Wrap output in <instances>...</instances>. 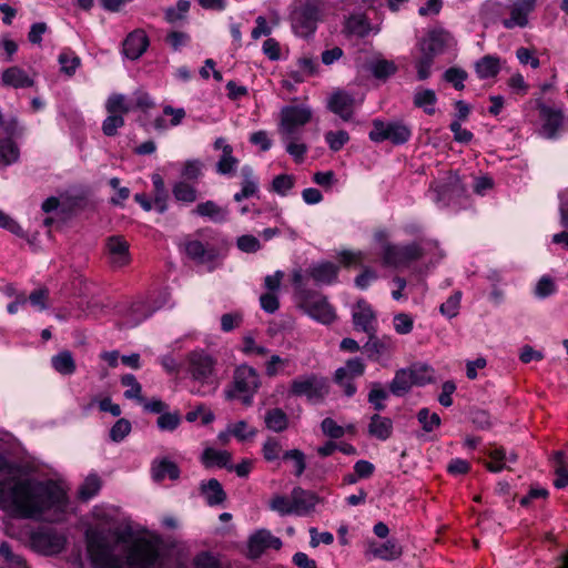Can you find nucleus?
Here are the masks:
<instances>
[{
    "instance_id": "f257e3e1",
    "label": "nucleus",
    "mask_w": 568,
    "mask_h": 568,
    "mask_svg": "<svg viewBox=\"0 0 568 568\" xmlns=\"http://www.w3.org/2000/svg\"><path fill=\"white\" fill-rule=\"evenodd\" d=\"M68 501L65 490L52 479L12 476L0 480V509L17 518L38 519L49 510L63 513Z\"/></svg>"
},
{
    "instance_id": "f03ea898",
    "label": "nucleus",
    "mask_w": 568,
    "mask_h": 568,
    "mask_svg": "<svg viewBox=\"0 0 568 568\" xmlns=\"http://www.w3.org/2000/svg\"><path fill=\"white\" fill-rule=\"evenodd\" d=\"M194 235L196 239H186L184 242L186 256L196 264L205 265L209 271H214L227 254V237L210 226L196 230Z\"/></svg>"
},
{
    "instance_id": "7ed1b4c3",
    "label": "nucleus",
    "mask_w": 568,
    "mask_h": 568,
    "mask_svg": "<svg viewBox=\"0 0 568 568\" xmlns=\"http://www.w3.org/2000/svg\"><path fill=\"white\" fill-rule=\"evenodd\" d=\"M373 240L381 246L382 261L385 266H408L422 260L425 255L424 248L417 242L407 244L390 243L389 232L384 227L374 231Z\"/></svg>"
},
{
    "instance_id": "20e7f679",
    "label": "nucleus",
    "mask_w": 568,
    "mask_h": 568,
    "mask_svg": "<svg viewBox=\"0 0 568 568\" xmlns=\"http://www.w3.org/2000/svg\"><path fill=\"white\" fill-rule=\"evenodd\" d=\"M261 385V376L254 367L239 365L233 372L232 382L224 389L225 399H239L244 406L250 407Z\"/></svg>"
},
{
    "instance_id": "39448f33",
    "label": "nucleus",
    "mask_w": 568,
    "mask_h": 568,
    "mask_svg": "<svg viewBox=\"0 0 568 568\" xmlns=\"http://www.w3.org/2000/svg\"><path fill=\"white\" fill-rule=\"evenodd\" d=\"M85 540L88 556L95 568H124V562L113 554V547L103 531L88 529Z\"/></svg>"
},
{
    "instance_id": "423d86ee",
    "label": "nucleus",
    "mask_w": 568,
    "mask_h": 568,
    "mask_svg": "<svg viewBox=\"0 0 568 568\" xmlns=\"http://www.w3.org/2000/svg\"><path fill=\"white\" fill-rule=\"evenodd\" d=\"M189 372L194 382L200 383L192 393L205 396L216 388L214 378V358L204 351H193L187 355Z\"/></svg>"
},
{
    "instance_id": "0eeeda50",
    "label": "nucleus",
    "mask_w": 568,
    "mask_h": 568,
    "mask_svg": "<svg viewBox=\"0 0 568 568\" xmlns=\"http://www.w3.org/2000/svg\"><path fill=\"white\" fill-rule=\"evenodd\" d=\"M413 136L412 126L402 120L384 121L379 118L373 119L372 130L368 138L374 143L389 141L394 145H403Z\"/></svg>"
},
{
    "instance_id": "6e6552de",
    "label": "nucleus",
    "mask_w": 568,
    "mask_h": 568,
    "mask_svg": "<svg viewBox=\"0 0 568 568\" xmlns=\"http://www.w3.org/2000/svg\"><path fill=\"white\" fill-rule=\"evenodd\" d=\"M322 18L320 0H304L291 14L294 32L303 38L313 36Z\"/></svg>"
},
{
    "instance_id": "1a4fd4ad",
    "label": "nucleus",
    "mask_w": 568,
    "mask_h": 568,
    "mask_svg": "<svg viewBox=\"0 0 568 568\" xmlns=\"http://www.w3.org/2000/svg\"><path fill=\"white\" fill-rule=\"evenodd\" d=\"M288 394L295 397H306L310 403H322L328 394V386L324 378L315 374L300 376L290 384Z\"/></svg>"
},
{
    "instance_id": "9d476101",
    "label": "nucleus",
    "mask_w": 568,
    "mask_h": 568,
    "mask_svg": "<svg viewBox=\"0 0 568 568\" xmlns=\"http://www.w3.org/2000/svg\"><path fill=\"white\" fill-rule=\"evenodd\" d=\"M297 303L305 314L321 324L329 325L336 318L335 311L327 298L316 291H304V297Z\"/></svg>"
},
{
    "instance_id": "9b49d317",
    "label": "nucleus",
    "mask_w": 568,
    "mask_h": 568,
    "mask_svg": "<svg viewBox=\"0 0 568 568\" xmlns=\"http://www.w3.org/2000/svg\"><path fill=\"white\" fill-rule=\"evenodd\" d=\"M159 557V549L152 541L139 538L129 547L125 564L128 568H152Z\"/></svg>"
},
{
    "instance_id": "f8f14e48",
    "label": "nucleus",
    "mask_w": 568,
    "mask_h": 568,
    "mask_svg": "<svg viewBox=\"0 0 568 568\" xmlns=\"http://www.w3.org/2000/svg\"><path fill=\"white\" fill-rule=\"evenodd\" d=\"M312 119V110L302 105H286L281 110V131L285 139H296L297 129Z\"/></svg>"
},
{
    "instance_id": "ddd939ff",
    "label": "nucleus",
    "mask_w": 568,
    "mask_h": 568,
    "mask_svg": "<svg viewBox=\"0 0 568 568\" xmlns=\"http://www.w3.org/2000/svg\"><path fill=\"white\" fill-rule=\"evenodd\" d=\"M282 540L272 535L270 530L260 529L248 537L246 557L250 559H257L265 550H278L282 548Z\"/></svg>"
},
{
    "instance_id": "4468645a",
    "label": "nucleus",
    "mask_w": 568,
    "mask_h": 568,
    "mask_svg": "<svg viewBox=\"0 0 568 568\" xmlns=\"http://www.w3.org/2000/svg\"><path fill=\"white\" fill-rule=\"evenodd\" d=\"M30 540L34 549L50 555L62 551L67 542L63 535L50 528L32 532Z\"/></svg>"
},
{
    "instance_id": "2eb2a0df",
    "label": "nucleus",
    "mask_w": 568,
    "mask_h": 568,
    "mask_svg": "<svg viewBox=\"0 0 568 568\" xmlns=\"http://www.w3.org/2000/svg\"><path fill=\"white\" fill-rule=\"evenodd\" d=\"M403 555V548L397 539L390 538L384 542L368 540L365 557L368 560L381 559L384 561H394Z\"/></svg>"
},
{
    "instance_id": "dca6fc26",
    "label": "nucleus",
    "mask_w": 568,
    "mask_h": 568,
    "mask_svg": "<svg viewBox=\"0 0 568 568\" xmlns=\"http://www.w3.org/2000/svg\"><path fill=\"white\" fill-rule=\"evenodd\" d=\"M450 40V33L443 28L429 30L420 43V52L427 57L435 58L443 54Z\"/></svg>"
},
{
    "instance_id": "f3484780",
    "label": "nucleus",
    "mask_w": 568,
    "mask_h": 568,
    "mask_svg": "<svg viewBox=\"0 0 568 568\" xmlns=\"http://www.w3.org/2000/svg\"><path fill=\"white\" fill-rule=\"evenodd\" d=\"M354 328L367 335L376 333V313L372 305L364 298L356 302L352 314Z\"/></svg>"
},
{
    "instance_id": "a211bd4d",
    "label": "nucleus",
    "mask_w": 568,
    "mask_h": 568,
    "mask_svg": "<svg viewBox=\"0 0 568 568\" xmlns=\"http://www.w3.org/2000/svg\"><path fill=\"white\" fill-rule=\"evenodd\" d=\"M327 109L343 121H351L355 110V98L349 92L338 89L328 98Z\"/></svg>"
},
{
    "instance_id": "6ab92c4d",
    "label": "nucleus",
    "mask_w": 568,
    "mask_h": 568,
    "mask_svg": "<svg viewBox=\"0 0 568 568\" xmlns=\"http://www.w3.org/2000/svg\"><path fill=\"white\" fill-rule=\"evenodd\" d=\"M537 0H517L510 9V17L501 21L504 28L510 30L515 27L525 28L528 26V18L535 11Z\"/></svg>"
},
{
    "instance_id": "aec40b11",
    "label": "nucleus",
    "mask_w": 568,
    "mask_h": 568,
    "mask_svg": "<svg viewBox=\"0 0 568 568\" xmlns=\"http://www.w3.org/2000/svg\"><path fill=\"white\" fill-rule=\"evenodd\" d=\"M150 39L142 29L130 32L122 42V53L130 60H138L148 50Z\"/></svg>"
},
{
    "instance_id": "412c9836",
    "label": "nucleus",
    "mask_w": 568,
    "mask_h": 568,
    "mask_svg": "<svg viewBox=\"0 0 568 568\" xmlns=\"http://www.w3.org/2000/svg\"><path fill=\"white\" fill-rule=\"evenodd\" d=\"M538 111L542 120V131L546 138L556 139L557 133L564 123L562 111L552 109L546 104H539Z\"/></svg>"
},
{
    "instance_id": "4be33fe9",
    "label": "nucleus",
    "mask_w": 568,
    "mask_h": 568,
    "mask_svg": "<svg viewBox=\"0 0 568 568\" xmlns=\"http://www.w3.org/2000/svg\"><path fill=\"white\" fill-rule=\"evenodd\" d=\"M393 346L390 336L384 335L377 337L376 333L368 334V341L363 346V352L372 362H379V359L389 353Z\"/></svg>"
},
{
    "instance_id": "5701e85b",
    "label": "nucleus",
    "mask_w": 568,
    "mask_h": 568,
    "mask_svg": "<svg viewBox=\"0 0 568 568\" xmlns=\"http://www.w3.org/2000/svg\"><path fill=\"white\" fill-rule=\"evenodd\" d=\"M106 248L112 264L124 266L130 262L129 243L123 236L112 235L106 240Z\"/></svg>"
},
{
    "instance_id": "b1692460",
    "label": "nucleus",
    "mask_w": 568,
    "mask_h": 568,
    "mask_svg": "<svg viewBox=\"0 0 568 568\" xmlns=\"http://www.w3.org/2000/svg\"><path fill=\"white\" fill-rule=\"evenodd\" d=\"M291 498L293 511L297 515H305L312 511L318 501L316 494L305 490L302 487H294L291 493Z\"/></svg>"
},
{
    "instance_id": "393cba45",
    "label": "nucleus",
    "mask_w": 568,
    "mask_h": 568,
    "mask_svg": "<svg viewBox=\"0 0 568 568\" xmlns=\"http://www.w3.org/2000/svg\"><path fill=\"white\" fill-rule=\"evenodd\" d=\"M3 85L14 89H27L34 85L33 79L20 67H9L1 73Z\"/></svg>"
},
{
    "instance_id": "a878e982",
    "label": "nucleus",
    "mask_w": 568,
    "mask_h": 568,
    "mask_svg": "<svg viewBox=\"0 0 568 568\" xmlns=\"http://www.w3.org/2000/svg\"><path fill=\"white\" fill-rule=\"evenodd\" d=\"M192 214L206 217L213 223L222 224L227 221L229 211L220 206L212 200L199 203L193 210Z\"/></svg>"
},
{
    "instance_id": "bb28decb",
    "label": "nucleus",
    "mask_w": 568,
    "mask_h": 568,
    "mask_svg": "<svg viewBox=\"0 0 568 568\" xmlns=\"http://www.w3.org/2000/svg\"><path fill=\"white\" fill-rule=\"evenodd\" d=\"M307 272L316 283L331 285L337 281L339 267L326 261L311 266Z\"/></svg>"
},
{
    "instance_id": "cd10ccee",
    "label": "nucleus",
    "mask_w": 568,
    "mask_h": 568,
    "mask_svg": "<svg viewBox=\"0 0 568 568\" xmlns=\"http://www.w3.org/2000/svg\"><path fill=\"white\" fill-rule=\"evenodd\" d=\"M199 489L206 504L211 507L222 505L226 500V493L216 478L201 481Z\"/></svg>"
},
{
    "instance_id": "c85d7f7f",
    "label": "nucleus",
    "mask_w": 568,
    "mask_h": 568,
    "mask_svg": "<svg viewBox=\"0 0 568 568\" xmlns=\"http://www.w3.org/2000/svg\"><path fill=\"white\" fill-rule=\"evenodd\" d=\"M367 430L369 436L385 442L393 434V420L376 413L371 417Z\"/></svg>"
},
{
    "instance_id": "c756f323",
    "label": "nucleus",
    "mask_w": 568,
    "mask_h": 568,
    "mask_svg": "<svg viewBox=\"0 0 568 568\" xmlns=\"http://www.w3.org/2000/svg\"><path fill=\"white\" fill-rule=\"evenodd\" d=\"M152 478L154 481H162L165 478L176 480L180 477L181 470L176 463L162 458L161 460H154L152 463Z\"/></svg>"
},
{
    "instance_id": "7c9ffc66",
    "label": "nucleus",
    "mask_w": 568,
    "mask_h": 568,
    "mask_svg": "<svg viewBox=\"0 0 568 568\" xmlns=\"http://www.w3.org/2000/svg\"><path fill=\"white\" fill-rule=\"evenodd\" d=\"M475 72L480 80L495 78L500 72V58L495 54H486L475 63Z\"/></svg>"
},
{
    "instance_id": "2f4dec72",
    "label": "nucleus",
    "mask_w": 568,
    "mask_h": 568,
    "mask_svg": "<svg viewBox=\"0 0 568 568\" xmlns=\"http://www.w3.org/2000/svg\"><path fill=\"white\" fill-rule=\"evenodd\" d=\"M344 29L348 34L365 38L369 34L372 26L365 13H353L346 18Z\"/></svg>"
},
{
    "instance_id": "473e14b6",
    "label": "nucleus",
    "mask_w": 568,
    "mask_h": 568,
    "mask_svg": "<svg viewBox=\"0 0 568 568\" xmlns=\"http://www.w3.org/2000/svg\"><path fill=\"white\" fill-rule=\"evenodd\" d=\"M412 374L407 368H399L395 372L392 382L388 385L389 393L396 397L405 396L413 387Z\"/></svg>"
},
{
    "instance_id": "72a5a7b5",
    "label": "nucleus",
    "mask_w": 568,
    "mask_h": 568,
    "mask_svg": "<svg viewBox=\"0 0 568 568\" xmlns=\"http://www.w3.org/2000/svg\"><path fill=\"white\" fill-rule=\"evenodd\" d=\"M554 474V486L557 489H564L568 486V460L564 452L557 450L552 456Z\"/></svg>"
},
{
    "instance_id": "f704fd0d",
    "label": "nucleus",
    "mask_w": 568,
    "mask_h": 568,
    "mask_svg": "<svg viewBox=\"0 0 568 568\" xmlns=\"http://www.w3.org/2000/svg\"><path fill=\"white\" fill-rule=\"evenodd\" d=\"M437 103V95L433 89L419 88L413 97V104L415 108L423 109L427 115H434L435 104Z\"/></svg>"
},
{
    "instance_id": "c9c22d12",
    "label": "nucleus",
    "mask_w": 568,
    "mask_h": 568,
    "mask_svg": "<svg viewBox=\"0 0 568 568\" xmlns=\"http://www.w3.org/2000/svg\"><path fill=\"white\" fill-rule=\"evenodd\" d=\"M264 423L267 429L274 433H283L287 429L290 420L282 408L275 407L266 410Z\"/></svg>"
},
{
    "instance_id": "e433bc0d",
    "label": "nucleus",
    "mask_w": 568,
    "mask_h": 568,
    "mask_svg": "<svg viewBox=\"0 0 568 568\" xmlns=\"http://www.w3.org/2000/svg\"><path fill=\"white\" fill-rule=\"evenodd\" d=\"M154 308L144 301L133 302L128 311V324L131 326H138L146 318L151 317L154 313Z\"/></svg>"
},
{
    "instance_id": "4c0bfd02",
    "label": "nucleus",
    "mask_w": 568,
    "mask_h": 568,
    "mask_svg": "<svg viewBox=\"0 0 568 568\" xmlns=\"http://www.w3.org/2000/svg\"><path fill=\"white\" fill-rule=\"evenodd\" d=\"M52 367L61 375L70 376L75 373L77 365L69 351H62L51 358Z\"/></svg>"
},
{
    "instance_id": "58836bf2",
    "label": "nucleus",
    "mask_w": 568,
    "mask_h": 568,
    "mask_svg": "<svg viewBox=\"0 0 568 568\" xmlns=\"http://www.w3.org/2000/svg\"><path fill=\"white\" fill-rule=\"evenodd\" d=\"M367 70L375 79L386 81L397 72L398 68L390 60L377 59L368 64Z\"/></svg>"
},
{
    "instance_id": "ea45409f",
    "label": "nucleus",
    "mask_w": 568,
    "mask_h": 568,
    "mask_svg": "<svg viewBox=\"0 0 568 568\" xmlns=\"http://www.w3.org/2000/svg\"><path fill=\"white\" fill-rule=\"evenodd\" d=\"M20 149L14 140L0 138V163L9 166L19 161Z\"/></svg>"
},
{
    "instance_id": "a19ab883",
    "label": "nucleus",
    "mask_w": 568,
    "mask_h": 568,
    "mask_svg": "<svg viewBox=\"0 0 568 568\" xmlns=\"http://www.w3.org/2000/svg\"><path fill=\"white\" fill-rule=\"evenodd\" d=\"M430 189L435 194L434 201L443 206H447L453 196L462 191V186L457 182L443 183Z\"/></svg>"
},
{
    "instance_id": "79ce46f5",
    "label": "nucleus",
    "mask_w": 568,
    "mask_h": 568,
    "mask_svg": "<svg viewBox=\"0 0 568 568\" xmlns=\"http://www.w3.org/2000/svg\"><path fill=\"white\" fill-rule=\"evenodd\" d=\"M152 184L154 189V207L163 214L168 211L169 193L165 189L164 180L160 174L152 175Z\"/></svg>"
},
{
    "instance_id": "37998d69",
    "label": "nucleus",
    "mask_w": 568,
    "mask_h": 568,
    "mask_svg": "<svg viewBox=\"0 0 568 568\" xmlns=\"http://www.w3.org/2000/svg\"><path fill=\"white\" fill-rule=\"evenodd\" d=\"M231 454L226 450H216L206 448L202 454V463L206 468L216 465L220 468H226L230 465Z\"/></svg>"
},
{
    "instance_id": "c03bdc74",
    "label": "nucleus",
    "mask_w": 568,
    "mask_h": 568,
    "mask_svg": "<svg viewBox=\"0 0 568 568\" xmlns=\"http://www.w3.org/2000/svg\"><path fill=\"white\" fill-rule=\"evenodd\" d=\"M172 194L178 202L183 204L194 203L197 199L196 187L185 181L175 182L172 187Z\"/></svg>"
},
{
    "instance_id": "a18cd8bd",
    "label": "nucleus",
    "mask_w": 568,
    "mask_h": 568,
    "mask_svg": "<svg viewBox=\"0 0 568 568\" xmlns=\"http://www.w3.org/2000/svg\"><path fill=\"white\" fill-rule=\"evenodd\" d=\"M239 160L233 156V148L225 144L222 149V155L216 163V172L221 175H232L235 172Z\"/></svg>"
},
{
    "instance_id": "49530a36",
    "label": "nucleus",
    "mask_w": 568,
    "mask_h": 568,
    "mask_svg": "<svg viewBox=\"0 0 568 568\" xmlns=\"http://www.w3.org/2000/svg\"><path fill=\"white\" fill-rule=\"evenodd\" d=\"M389 397V390H386L379 382L371 383V389L367 395V402L377 412L386 409L385 400Z\"/></svg>"
},
{
    "instance_id": "de8ad7c7",
    "label": "nucleus",
    "mask_w": 568,
    "mask_h": 568,
    "mask_svg": "<svg viewBox=\"0 0 568 568\" xmlns=\"http://www.w3.org/2000/svg\"><path fill=\"white\" fill-rule=\"evenodd\" d=\"M283 462L293 464V475L300 478L306 469V455L301 449L294 448L283 453Z\"/></svg>"
},
{
    "instance_id": "09e8293b",
    "label": "nucleus",
    "mask_w": 568,
    "mask_h": 568,
    "mask_svg": "<svg viewBox=\"0 0 568 568\" xmlns=\"http://www.w3.org/2000/svg\"><path fill=\"white\" fill-rule=\"evenodd\" d=\"M0 557L3 559L7 568H28L26 559L21 555L13 552L8 541H1Z\"/></svg>"
},
{
    "instance_id": "8fccbe9b",
    "label": "nucleus",
    "mask_w": 568,
    "mask_h": 568,
    "mask_svg": "<svg viewBox=\"0 0 568 568\" xmlns=\"http://www.w3.org/2000/svg\"><path fill=\"white\" fill-rule=\"evenodd\" d=\"M417 422L425 433H433L442 425V418L437 413H430L429 408L423 407L416 414Z\"/></svg>"
},
{
    "instance_id": "3c124183",
    "label": "nucleus",
    "mask_w": 568,
    "mask_h": 568,
    "mask_svg": "<svg viewBox=\"0 0 568 568\" xmlns=\"http://www.w3.org/2000/svg\"><path fill=\"white\" fill-rule=\"evenodd\" d=\"M61 71L68 75H73L81 64V59L71 49H64L58 57Z\"/></svg>"
},
{
    "instance_id": "603ef678",
    "label": "nucleus",
    "mask_w": 568,
    "mask_h": 568,
    "mask_svg": "<svg viewBox=\"0 0 568 568\" xmlns=\"http://www.w3.org/2000/svg\"><path fill=\"white\" fill-rule=\"evenodd\" d=\"M468 79L466 70L459 67H449L443 73V80L457 90L462 91L465 89L464 82Z\"/></svg>"
},
{
    "instance_id": "864d4df0",
    "label": "nucleus",
    "mask_w": 568,
    "mask_h": 568,
    "mask_svg": "<svg viewBox=\"0 0 568 568\" xmlns=\"http://www.w3.org/2000/svg\"><path fill=\"white\" fill-rule=\"evenodd\" d=\"M407 369L409 374H412V383L414 386H425L433 382V369L426 364H413Z\"/></svg>"
},
{
    "instance_id": "5fc2aeb1",
    "label": "nucleus",
    "mask_w": 568,
    "mask_h": 568,
    "mask_svg": "<svg viewBox=\"0 0 568 568\" xmlns=\"http://www.w3.org/2000/svg\"><path fill=\"white\" fill-rule=\"evenodd\" d=\"M469 420L479 430H489L495 425L489 412L481 408H471L469 410Z\"/></svg>"
},
{
    "instance_id": "6e6d98bb",
    "label": "nucleus",
    "mask_w": 568,
    "mask_h": 568,
    "mask_svg": "<svg viewBox=\"0 0 568 568\" xmlns=\"http://www.w3.org/2000/svg\"><path fill=\"white\" fill-rule=\"evenodd\" d=\"M191 3L189 0H178L175 7H169L164 10V20L170 24H175L185 19Z\"/></svg>"
},
{
    "instance_id": "4d7b16f0",
    "label": "nucleus",
    "mask_w": 568,
    "mask_h": 568,
    "mask_svg": "<svg viewBox=\"0 0 568 568\" xmlns=\"http://www.w3.org/2000/svg\"><path fill=\"white\" fill-rule=\"evenodd\" d=\"M122 386L130 387L124 392V397L128 399H138L139 402H143L144 398L142 396V386L136 381L133 374H124L121 376Z\"/></svg>"
},
{
    "instance_id": "13d9d810",
    "label": "nucleus",
    "mask_w": 568,
    "mask_h": 568,
    "mask_svg": "<svg viewBox=\"0 0 568 568\" xmlns=\"http://www.w3.org/2000/svg\"><path fill=\"white\" fill-rule=\"evenodd\" d=\"M101 489V479L98 475H89L79 488V497L82 500L93 498Z\"/></svg>"
},
{
    "instance_id": "bf43d9fd",
    "label": "nucleus",
    "mask_w": 568,
    "mask_h": 568,
    "mask_svg": "<svg viewBox=\"0 0 568 568\" xmlns=\"http://www.w3.org/2000/svg\"><path fill=\"white\" fill-rule=\"evenodd\" d=\"M295 185V176L293 174H278L272 181L271 191L281 195L286 196L288 191Z\"/></svg>"
},
{
    "instance_id": "052dcab7",
    "label": "nucleus",
    "mask_w": 568,
    "mask_h": 568,
    "mask_svg": "<svg viewBox=\"0 0 568 568\" xmlns=\"http://www.w3.org/2000/svg\"><path fill=\"white\" fill-rule=\"evenodd\" d=\"M352 376L346 375V368H337L334 374V382L337 384L342 389L345 396L352 397L357 392V386L353 382Z\"/></svg>"
},
{
    "instance_id": "680f3d73",
    "label": "nucleus",
    "mask_w": 568,
    "mask_h": 568,
    "mask_svg": "<svg viewBox=\"0 0 568 568\" xmlns=\"http://www.w3.org/2000/svg\"><path fill=\"white\" fill-rule=\"evenodd\" d=\"M462 292L455 291L444 303L439 306V312L447 318H454L458 315L460 308Z\"/></svg>"
},
{
    "instance_id": "e2e57ef3",
    "label": "nucleus",
    "mask_w": 568,
    "mask_h": 568,
    "mask_svg": "<svg viewBox=\"0 0 568 568\" xmlns=\"http://www.w3.org/2000/svg\"><path fill=\"white\" fill-rule=\"evenodd\" d=\"M191 36L184 31L172 30L166 33L164 42L173 50L180 51L191 43Z\"/></svg>"
},
{
    "instance_id": "0e129e2a",
    "label": "nucleus",
    "mask_w": 568,
    "mask_h": 568,
    "mask_svg": "<svg viewBox=\"0 0 568 568\" xmlns=\"http://www.w3.org/2000/svg\"><path fill=\"white\" fill-rule=\"evenodd\" d=\"M325 142L333 152L341 151L344 145L349 141V134L345 130L327 131L324 134Z\"/></svg>"
},
{
    "instance_id": "69168bd1",
    "label": "nucleus",
    "mask_w": 568,
    "mask_h": 568,
    "mask_svg": "<svg viewBox=\"0 0 568 568\" xmlns=\"http://www.w3.org/2000/svg\"><path fill=\"white\" fill-rule=\"evenodd\" d=\"M338 262L345 268L362 266L365 254L362 251L342 250L338 255Z\"/></svg>"
},
{
    "instance_id": "338daca9",
    "label": "nucleus",
    "mask_w": 568,
    "mask_h": 568,
    "mask_svg": "<svg viewBox=\"0 0 568 568\" xmlns=\"http://www.w3.org/2000/svg\"><path fill=\"white\" fill-rule=\"evenodd\" d=\"M181 424V414L179 410L164 412L158 417L156 425L160 430L174 432Z\"/></svg>"
},
{
    "instance_id": "774afa93",
    "label": "nucleus",
    "mask_w": 568,
    "mask_h": 568,
    "mask_svg": "<svg viewBox=\"0 0 568 568\" xmlns=\"http://www.w3.org/2000/svg\"><path fill=\"white\" fill-rule=\"evenodd\" d=\"M194 568H223L220 559L210 551H201L193 559Z\"/></svg>"
}]
</instances>
